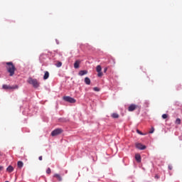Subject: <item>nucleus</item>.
I'll list each match as a JSON object with an SVG mask.
<instances>
[{"label": "nucleus", "instance_id": "obj_1", "mask_svg": "<svg viewBox=\"0 0 182 182\" xmlns=\"http://www.w3.org/2000/svg\"><path fill=\"white\" fill-rule=\"evenodd\" d=\"M7 72L9 73V76H14L15 75V70H16V68L12 62L6 63Z\"/></svg>", "mask_w": 182, "mask_h": 182}, {"label": "nucleus", "instance_id": "obj_2", "mask_svg": "<svg viewBox=\"0 0 182 182\" xmlns=\"http://www.w3.org/2000/svg\"><path fill=\"white\" fill-rule=\"evenodd\" d=\"M27 82L29 85H32L33 87H39V82H38V80L36 79L29 77Z\"/></svg>", "mask_w": 182, "mask_h": 182}, {"label": "nucleus", "instance_id": "obj_3", "mask_svg": "<svg viewBox=\"0 0 182 182\" xmlns=\"http://www.w3.org/2000/svg\"><path fill=\"white\" fill-rule=\"evenodd\" d=\"M63 132V129H56L55 130H53L51 132V136H58V134H60V133Z\"/></svg>", "mask_w": 182, "mask_h": 182}, {"label": "nucleus", "instance_id": "obj_4", "mask_svg": "<svg viewBox=\"0 0 182 182\" xmlns=\"http://www.w3.org/2000/svg\"><path fill=\"white\" fill-rule=\"evenodd\" d=\"M63 100L68 102L69 103H76V100L70 97H63Z\"/></svg>", "mask_w": 182, "mask_h": 182}, {"label": "nucleus", "instance_id": "obj_5", "mask_svg": "<svg viewBox=\"0 0 182 182\" xmlns=\"http://www.w3.org/2000/svg\"><path fill=\"white\" fill-rule=\"evenodd\" d=\"M96 71L97 72L98 77H102L103 76V73L102 72V66L97 65L96 68Z\"/></svg>", "mask_w": 182, "mask_h": 182}, {"label": "nucleus", "instance_id": "obj_6", "mask_svg": "<svg viewBox=\"0 0 182 182\" xmlns=\"http://www.w3.org/2000/svg\"><path fill=\"white\" fill-rule=\"evenodd\" d=\"M138 106L134 105V104H132L131 105H129V107H128V110L129 112H134V110H136V109H137Z\"/></svg>", "mask_w": 182, "mask_h": 182}, {"label": "nucleus", "instance_id": "obj_7", "mask_svg": "<svg viewBox=\"0 0 182 182\" xmlns=\"http://www.w3.org/2000/svg\"><path fill=\"white\" fill-rule=\"evenodd\" d=\"M2 88L5 89V90L18 89V85H15L14 87H11V86L7 85H3Z\"/></svg>", "mask_w": 182, "mask_h": 182}, {"label": "nucleus", "instance_id": "obj_8", "mask_svg": "<svg viewBox=\"0 0 182 182\" xmlns=\"http://www.w3.org/2000/svg\"><path fill=\"white\" fill-rule=\"evenodd\" d=\"M136 149H139V150H146V146L143 145L140 143H136Z\"/></svg>", "mask_w": 182, "mask_h": 182}, {"label": "nucleus", "instance_id": "obj_9", "mask_svg": "<svg viewBox=\"0 0 182 182\" xmlns=\"http://www.w3.org/2000/svg\"><path fill=\"white\" fill-rule=\"evenodd\" d=\"M79 66H80V60H77L74 63L75 69H79Z\"/></svg>", "mask_w": 182, "mask_h": 182}, {"label": "nucleus", "instance_id": "obj_10", "mask_svg": "<svg viewBox=\"0 0 182 182\" xmlns=\"http://www.w3.org/2000/svg\"><path fill=\"white\" fill-rule=\"evenodd\" d=\"M78 75L79 76H85V75H87V70H80Z\"/></svg>", "mask_w": 182, "mask_h": 182}, {"label": "nucleus", "instance_id": "obj_11", "mask_svg": "<svg viewBox=\"0 0 182 182\" xmlns=\"http://www.w3.org/2000/svg\"><path fill=\"white\" fill-rule=\"evenodd\" d=\"M53 177H55V178H57V180H58L59 181H62V176H60L59 173L54 174Z\"/></svg>", "mask_w": 182, "mask_h": 182}, {"label": "nucleus", "instance_id": "obj_12", "mask_svg": "<svg viewBox=\"0 0 182 182\" xmlns=\"http://www.w3.org/2000/svg\"><path fill=\"white\" fill-rule=\"evenodd\" d=\"M135 159L138 163H140L141 161V156H140L139 154H136L135 155Z\"/></svg>", "mask_w": 182, "mask_h": 182}, {"label": "nucleus", "instance_id": "obj_13", "mask_svg": "<svg viewBox=\"0 0 182 182\" xmlns=\"http://www.w3.org/2000/svg\"><path fill=\"white\" fill-rule=\"evenodd\" d=\"M44 80H46V79H49V72L46 71L44 76H43Z\"/></svg>", "mask_w": 182, "mask_h": 182}, {"label": "nucleus", "instance_id": "obj_14", "mask_svg": "<svg viewBox=\"0 0 182 182\" xmlns=\"http://www.w3.org/2000/svg\"><path fill=\"white\" fill-rule=\"evenodd\" d=\"M17 166L19 168H22V167H23V162L18 161L17 163Z\"/></svg>", "mask_w": 182, "mask_h": 182}, {"label": "nucleus", "instance_id": "obj_15", "mask_svg": "<svg viewBox=\"0 0 182 182\" xmlns=\"http://www.w3.org/2000/svg\"><path fill=\"white\" fill-rule=\"evenodd\" d=\"M7 171L9 173H12V171H14V167L12 166H9L7 168H6Z\"/></svg>", "mask_w": 182, "mask_h": 182}, {"label": "nucleus", "instance_id": "obj_16", "mask_svg": "<svg viewBox=\"0 0 182 182\" xmlns=\"http://www.w3.org/2000/svg\"><path fill=\"white\" fill-rule=\"evenodd\" d=\"M85 83H86L87 85H90V78H89L88 77H86L85 78Z\"/></svg>", "mask_w": 182, "mask_h": 182}, {"label": "nucleus", "instance_id": "obj_17", "mask_svg": "<svg viewBox=\"0 0 182 182\" xmlns=\"http://www.w3.org/2000/svg\"><path fill=\"white\" fill-rule=\"evenodd\" d=\"M112 117H113V119H119V114L117 113H113L112 114Z\"/></svg>", "mask_w": 182, "mask_h": 182}, {"label": "nucleus", "instance_id": "obj_18", "mask_svg": "<svg viewBox=\"0 0 182 182\" xmlns=\"http://www.w3.org/2000/svg\"><path fill=\"white\" fill-rule=\"evenodd\" d=\"M176 124H181V119L180 118H177L175 122Z\"/></svg>", "mask_w": 182, "mask_h": 182}, {"label": "nucleus", "instance_id": "obj_19", "mask_svg": "<svg viewBox=\"0 0 182 182\" xmlns=\"http://www.w3.org/2000/svg\"><path fill=\"white\" fill-rule=\"evenodd\" d=\"M56 66H57V68H60V66H62V62L58 61L56 63Z\"/></svg>", "mask_w": 182, "mask_h": 182}, {"label": "nucleus", "instance_id": "obj_20", "mask_svg": "<svg viewBox=\"0 0 182 182\" xmlns=\"http://www.w3.org/2000/svg\"><path fill=\"white\" fill-rule=\"evenodd\" d=\"M168 117V115H167L166 114H162V119H167Z\"/></svg>", "mask_w": 182, "mask_h": 182}, {"label": "nucleus", "instance_id": "obj_21", "mask_svg": "<svg viewBox=\"0 0 182 182\" xmlns=\"http://www.w3.org/2000/svg\"><path fill=\"white\" fill-rule=\"evenodd\" d=\"M149 133L151 134L154 133V127H151V130L149 131Z\"/></svg>", "mask_w": 182, "mask_h": 182}, {"label": "nucleus", "instance_id": "obj_22", "mask_svg": "<svg viewBox=\"0 0 182 182\" xmlns=\"http://www.w3.org/2000/svg\"><path fill=\"white\" fill-rule=\"evenodd\" d=\"M46 173H47V174H50V173H51L50 168H48L47 169Z\"/></svg>", "mask_w": 182, "mask_h": 182}, {"label": "nucleus", "instance_id": "obj_23", "mask_svg": "<svg viewBox=\"0 0 182 182\" xmlns=\"http://www.w3.org/2000/svg\"><path fill=\"white\" fill-rule=\"evenodd\" d=\"M93 90L95 92H99V90H100L97 87H94Z\"/></svg>", "mask_w": 182, "mask_h": 182}, {"label": "nucleus", "instance_id": "obj_24", "mask_svg": "<svg viewBox=\"0 0 182 182\" xmlns=\"http://www.w3.org/2000/svg\"><path fill=\"white\" fill-rule=\"evenodd\" d=\"M136 132L138 133V134H141L143 135V133L141 132H140V130L137 129Z\"/></svg>", "mask_w": 182, "mask_h": 182}, {"label": "nucleus", "instance_id": "obj_25", "mask_svg": "<svg viewBox=\"0 0 182 182\" xmlns=\"http://www.w3.org/2000/svg\"><path fill=\"white\" fill-rule=\"evenodd\" d=\"M168 170H173V166L171 165H168Z\"/></svg>", "mask_w": 182, "mask_h": 182}, {"label": "nucleus", "instance_id": "obj_26", "mask_svg": "<svg viewBox=\"0 0 182 182\" xmlns=\"http://www.w3.org/2000/svg\"><path fill=\"white\" fill-rule=\"evenodd\" d=\"M38 160H40V161H42V160H43L42 156H41L38 157Z\"/></svg>", "mask_w": 182, "mask_h": 182}, {"label": "nucleus", "instance_id": "obj_27", "mask_svg": "<svg viewBox=\"0 0 182 182\" xmlns=\"http://www.w3.org/2000/svg\"><path fill=\"white\" fill-rule=\"evenodd\" d=\"M107 72V68H105V69H104V73H106Z\"/></svg>", "mask_w": 182, "mask_h": 182}, {"label": "nucleus", "instance_id": "obj_28", "mask_svg": "<svg viewBox=\"0 0 182 182\" xmlns=\"http://www.w3.org/2000/svg\"><path fill=\"white\" fill-rule=\"evenodd\" d=\"M3 168H4V167H2V166H0V171H2Z\"/></svg>", "mask_w": 182, "mask_h": 182}, {"label": "nucleus", "instance_id": "obj_29", "mask_svg": "<svg viewBox=\"0 0 182 182\" xmlns=\"http://www.w3.org/2000/svg\"><path fill=\"white\" fill-rule=\"evenodd\" d=\"M5 182H9V181H5Z\"/></svg>", "mask_w": 182, "mask_h": 182}]
</instances>
